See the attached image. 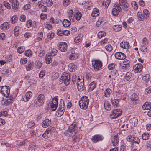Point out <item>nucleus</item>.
<instances>
[{
	"mask_svg": "<svg viewBox=\"0 0 151 151\" xmlns=\"http://www.w3.org/2000/svg\"><path fill=\"white\" fill-rule=\"evenodd\" d=\"M89 102L88 98L84 96L81 98L79 101V106L81 109H86L88 107Z\"/></svg>",
	"mask_w": 151,
	"mask_h": 151,
	"instance_id": "obj_1",
	"label": "nucleus"
},
{
	"mask_svg": "<svg viewBox=\"0 0 151 151\" xmlns=\"http://www.w3.org/2000/svg\"><path fill=\"white\" fill-rule=\"evenodd\" d=\"M64 111V103L63 100L61 99L60 101L58 108L55 114L58 117H60Z\"/></svg>",
	"mask_w": 151,
	"mask_h": 151,
	"instance_id": "obj_2",
	"label": "nucleus"
},
{
	"mask_svg": "<svg viewBox=\"0 0 151 151\" xmlns=\"http://www.w3.org/2000/svg\"><path fill=\"white\" fill-rule=\"evenodd\" d=\"M60 79L62 80V82L66 85H69L70 81V73L66 72H63L60 77Z\"/></svg>",
	"mask_w": 151,
	"mask_h": 151,
	"instance_id": "obj_3",
	"label": "nucleus"
},
{
	"mask_svg": "<svg viewBox=\"0 0 151 151\" xmlns=\"http://www.w3.org/2000/svg\"><path fill=\"white\" fill-rule=\"evenodd\" d=\"M45 96L42 94H39L37 99V101L35 103V106L36 107H39L42 106L44 103Z\"/></svg>",
	"mask_w": 151,
	"mask_h": 151,
	"instance_id": "obj_4",
	"label": "nucleus"
},
{
	"mask_svg": "<svg viewBox=\"0 0 151 151\" xmlns=\"http://www.w3.org/2000/svg\"><path fill=\"white\" fill-rule=\"evenodd\" d=\"M92 67L95 70H97L101 68L102 67V63L98 60H92Z\"/></svg>",
	"mask_w": 151,
	"mask_h": 151,
	"instance_id": "obj_5",
	"label": "nucleus"
},
{
	"mask_svg": "<svg viewBox=\"0 0 151 151\" xmlns=\"http://www.w3.org/2000/svg\"><path fill=\"white\" fill-rule=\"evenodd\" d=\"M10 90L9 86H4L0 87V93L6 97L9 96Z\"/></svg>",
	"mask_w": 151,
	"mask_h": 151,
	"instance_id": "obj_6",
	"label": "nucleus"
},
{
	"mask_svg": "<svg viewBox=\"0 0 151 151\" xmlns=\"http://www.w3.org/2000/svg\"><path fill=\"white\" fill-rule=\"evenodd\" d=\"M83 77L79 76L77 80V85L78 90L81 91L83 89L84 79Z\"/></svg>",
	"mask_w": 151,
	"mask_h": 151,
	"instance_id": "obj_7",
	"label": "nucleus"
},
{
	"mask_svg": "<svg viewBox=\"0 0 151 151\" xmlns=\"http://www.w3.org/2000/svg\"><path fill=\"white\" fill-rule=\"evenodd\" d=\"M122 114V110L119 109H115L113 110L110 117L111 119H115L120 116Z\"/></svg>",
	"mask_w": 151,
	"mask_h": 151,
	"instance_id": "obj_8",
	"label": "nucleus"
},
{
	"mask_svg": "<svg viewBox=\"0 0 151 151\" xmlns=\"http://www.w3.org/2000/svg\"><path fill=\"white\" fill-rule=\"evenodd\" d=\"M126 139L128 141L137 144H139L140 142V139L139 138L130 135L127 136Z\"/></svg>",
	"mask_w": 151,
	"mask_h": 151,
	"instance_id": "obj_9",
	"label": "nucleus"
},
{
	"mask_svg": "<svg viewBox=\"0 0 151 151\" xmlns=\"http://www.w3.org/2000/svg\"><path fill=\"white\" fill-rule=\"evenodd\" d=\"M122 9L119 4H115L114 5V7L112 10V14L113 15L116 16L118 15L119 13L121 11Z\"/></svg>",
	"mask_w": 151,
	"mask_h": 151,
	"instance_id": "obj_10",
	"label": "nucleus"
},
{
	"mask_svg": "<svg viewBox=\"0 0 151 151\" xmlns=\"http://www.w3.org/2000/svg\"><path fill=\"white\" fill-rule=\"evenodd\" d=\"M57 47L60 51L65 52L67 49L68 45L66 43L64 42H60L57 44Z\"/></svg>",
	"mask_w": 151,
	"mask_h": 151,
	"instance_id": "obj_11",
	"label": "nucleus"
},
{
	"mask_svg": "<svg viewBox=\"0 0 151 151\" xmlns=\"http://www.w3.org/2000/svg\"><path fill=\"white\" fill-rule=\"evenodd\" d=\"M58 105V99L55 97L52 99V101L50 104V108L52 111H55Z\"/></svg>",
	"mask_w": 151,
	"mask_h": 151,
	"instance_id": "obj_12",
	"label": "nucleus"
},
{
	"mask_svg": "<svg viewBox=\"0 0 151 151\" xmlns=\"http://www.w3.org/2000/svg\"><path fill=\"white\" fill-rule=\"evenodd\" d=\"M104 138V137L101 135H96L92 136L91 140L94 143H96L99 141H102Z\"/></svg>",
	"mask_w": 151,
	"mask_h": 151,
	"instance_id": "obj_13",
	"label": "nucleus"
},
{
	"mask_svg": "<svg viewBox=\"0 0 151 151\" xmlns=\"http://www.w3.org/2000/svg\"><path fill=\"white\" fill-rule=\"evenodd\" d=\"M143 66L139 63H137L134 65L133 66V70L136 73L140 72L142 70Z\"/></svg>",
	"mask_w": 151,
	"mask_h": 151,
	"instance_id": "obj_14",
	"label": "nucleus"
},
{
	"mask_svg": "<svg viewBox=\"0 0 151 151\" xmlns=\"http://www.w3.org/2000/svg\"><path fill=\"white\" fill-rule=\"evenodd\" d=\"M77 127H76V124H75V123H73L69 127V132L72 133L74 135L75 134L77 130Z\"/></svg>",
	"mask_w": 151,
	"mask_h": 151,
	"instance_id": "obj_15",
	"label": "nucleus"
},
{
	"mask_svg": "<svg viewBox=\"0 0 151 151\" xmlns=\"http://www.w3.org/2000/svg\"><path fill=\"white\" fill-rule=\"evenodd\" d=\"M115 57L116 59L120 60L124 59L126 57L124 53L121 52H117L115 54Z\"/></svg>",
	"mask_w": 151,
	"mask_h": 151,
	"instance_id": "obj_16",
	"label": "nucleus"
},
{
	"mask_svg": "<svg viewBox=\"0 0 151 151\" xmlns=\"http://www.w3.org/2000/svg\"><path fill=\"white\" fill-rule=\"evenodd\" d=\"M120 47L124 49L127 50L130 48V46L128 42L124 41L120 44Z\"/></svg>",
	"mask_w": 151,
	"mask_h": 151,
	"instance_id": "obj_17",
	"label": "nucleus"
},
{
	"mask_svg": "<svg viewBox=\"0 0 151 151\" xmlns=\"http://www.w3.org/2000/svg\"><path fill=\"white\" fill-rule=\"evenodd\" d=\"M6 98L7 99H6L3 101L4 102H2L3 104L6 106L10 104L14 99V97L12 96L11 95Z\"/></svg>",
	"mask_w": 151,
	"mask_h": 151,
	"instance_id": "obj_18",
	"label": "nucleus"
},
{
	"mask_svg": "<svg viewBox=\"0 0 151 151\" xmlns=\"http://www.w3.org/2000/svg\"><path fill=\"white\" fill-rule=\"evenodd\" d=\"M10 3L12 4L13 9L15 10H17L19 6V3L17 0H9Z\"/></svg>",
	"mask_w": 151,
	"mask_h": 151,
	"instance_id": "obj_19",
	"label": "nucleus"
},
{
	"mask_svg": "<svg viewBox=\"0 0 151 151\" xmlns=\"http://www.w3.org/2000/svg\"><path fill=\"white\" fill-rule=\"evenodd\" d=\"M32 95V93L31 91L27 92L25 95L23 96V100L27 102L28 101Z\"/></svg>",
	"mask_w": 151,
	"mask_h": 151,
	"instance_id": "obj_20",
	"label": "nucleus"
},
{
	"mask_svg": "<svg viewBox=\"0 0 151 151\" xmlns=\"http://www.w3.org/2000/svg\"><path fill=\"white\" fill-rule=\"evenodd\" d=\"M51 123V120L48 119H46L42 122V125L43 128L48 127Z\"/></svg>",
	"mask_w": 151,
	"mask_h": 151,
	"instance_id": "obj_21",
	"label": "nucleus"
},
{
	"mask_svg": "<svg viewBox=\"0 0 151 151\" xmlns=\"http://www.w3.org/2000/svg\"><path fill=\"white\" fill-rule=\"evenodd\" d=\"M76 65L73 63H70L68 66V69L70 72H74L77 69Z\"/></svg>",
	"mask_w": 151,
	"mask_h": 151,
	"instance_id": "obj_22",
	"label": "nucleus"
},
{
	"mask_svg": "<svg viewBox=\"0 0 151 151\" xmlns=\"http://www.w3.org/2000/svg\"><path fill=\"white\" fill-rule=\"evenodd\" d=\"M143 109L144 110H148L151 108V103L146 102L142 106Z\"/></svg>",
	"mask_w": 151,
	"mask_h": 151,
	"instance_id": "obj_23",
	"label": "nucleus"
},
{
	"mask_svg": "<svg viewBox=\"0 0 151 151\" xmlns=\"http://www.w3.org/2000/svg\"><path fill=\"white\" fill-rule=\"evenodd\" d=\"M9 24L8 22H5L1 24L0 26L1 29L2 30L8 29L10 27Z\"/></svg>",
	"mask_w": 151,
	"mask_h": 151,
	"instance_id": "obj_24",
	"label": "nucleus"
},
{
	"mask_svg": "<svg viewBox=\"0 0 151 151\" xmlns=\"http://www.w3.org/2000/svg\"><path fill=\"white\" fill-rule=\"evenodd\" d=\"M119 5L120 6H121L123 8L128 7L127 4V3L126 0H119Z\"/></svg>",
	"mask_w": 151,
	"mask_h": 151,
	"instance_id": "obj_25",
	"label": "nucleus"
},
{
	"mask_svg": "<svg viewBox=\"0 0 151 151\" xmlns=\"http://www.w3.org/2000/svg\"><path fill=\"white\" fill-rule=\"evenodd\" d=\"M130 122L133 126H135L138 124V119L136 117H133L130 119Z\"/></svg>",
	"mask_w": 151,
	"mask_h": 151,
	"instance_id": "obj_26",
	"label": "nucleus"
},
{
	"mask_svg": "<svg viewBox=\"0 0 151 151\" xmlns=\"http://www.w3.org/2000/svg\"><path fill=\"white\" fill-rule=\"evenodd\" d=\"M122 68L123 69H127L129 67V61L127 60H125L123 61Z\"/></svg>",
	"mask_w": 151,
	"mask_h": 151,
	"instance_id": "obj_27",
	"label": "nucleus"
},
{
	"mask_svg": "<svg viewBox=\"0 0 151 151\" xmlns=\"http://www.w3.org/2000/svg\"><path fill=\"white\" fill-rule=\"evenodd\" d=\"M82 36L81 34L79 35L74 39V42L77 44L80 43L82 41Z\"/></svg>",
	"mask_w": 151,
	"mask_h": 151,
	"instance_id": "obj_28",
	"label": "nucleus"
},
{
	"mask_svg": "<svg viewBox=\"0 0 151 151\" xmlns=\"http://www.w3.org/2000/svg\"><path fill=\"white\" fill-rule=\"evenodd\" d=\"M132 76V74L131 72H129L126 73L124 76V81H129Z\"/></svg>",
	"mask_w": 151,
	"mask_h": 151,
	"instance_id": "obj_29",
	"label": "nucleus"
},
{
	"mask_svg": "<svg viewBox=\"0 0 151 151\" xmlns=\"http://www.w3.org/2000/svg\"><path fill=\"white\" fill-rule=\"evenodd\" d=\"M104 106L105 109L108 111L111 110V106L109 102L107 101H104Z\"/></svg>",
	"mask_w": 151,
	"mask_h": 151,
	"instance_id": "obj_30",
	"label": "nucleus"
},
{
	"mask_svg": "<svg viewBox=\"0 0 151 151\" xmlns=\"http://www.w3.org/2000/svg\"><path fill=\"white\" fill-rule=\"evenodd\" d=\"M119 142L118 135H115L114 137L113 140L112 141L113 145L114 146H116Z\"/></svg>",
	"mask_w": 151,
	"mask_h": 151,
	"instance_id": "obj_31",
	"label": "nucleus"
},
{
	"mask_svg": "<svg viewBox=\"0 0 151 151\" xmlns=\"http://www.w3.org/2000/svg\"><path fill=\"white\" fill-rule=\"evenodd\" d=\"M68 17L70 21L72 22L74 21V15L73 12L72 10H69L68 12Z\"/></svg>",
	"mask_w": 151,
	"mask_h": 151,
	"instance_id": "obj_32",
	"label": "nucleus"
},
{
	"mask_svg": "<svg viewBox=\"0 0 151 151\" xmlns=\"http://www.w3.org/2000/svg\"><path fill=\"white\" fill-rule=\"evenodd\" d=\"M49 134H50V135L51 136V134L54 133L55 131V128L53 127H50L48 128L46 130Z\"/></svg>",
	"mask_w": 151,
	"mask_h": 151,
	"instance_id": "obj_33",
	"label": "nucleus"
},
{
	"mask_svg": "<svg viewBox=\"0 0 151 151\" xmlns=\"http://www.w3.org/2000/svg\"><path fill=\"white\" fill-rule=\"evenodd\" d=\"M111 92V89L108 88L106 89L104 91V95L105 97H109L110 96V94Z\"/></svg>",
	"mask_w": 151,
	"mask_h": 151,
	"instance_id": "obj_34",
	"label": "nucleus"
},
{
	"mask_svg": "<svg viewBox=\"0 0 151 151\" xmlns=\"http://www.w3.org/2000/svg\"><path fill=\"white\" fill-rule=\"evenodd\" d=\"M99 14L98 9L96 8H94L92 12L91 16L93 17H96L99 15Z\"/></svg>",
	"mask_w": 151,
	"mask_h": 151,
	"instance_id": "obj_35",
	"label": "nucleus"
},
{
	"mask_svg": "<svg viewBox=\"0 0 151 151\" xmlns=\"http://www.w3.org/2000/svg\"><path fill=\"white\" fill-rule=\"evenodd\" d=\"M96 87V83L94 82H91L88 86V91H91L93 90Z\"/></svg>",
	"mask_w": 151,
	"mask_h": 151,
	"instance_id": "obj_36",
	"label": "nucleus"
},
{
	"mask_svg": "<svg viewBox=\"0 0 151 151\" xmlns=\"http://www.w3.org/2000/svg\"><path fill=\"white\" fill-rule=\"evenodd\" d=\"M52 57L49 54H47L46 55L45 60L46 63L47 64H50L52 61Z\"/></svg>",
	"mask_w": 151,
	"mask_h": 151,
	"instance_id": "obj_37",
	"label": "nucleus"
},
{
	"mask_svg": "<svg viewBox=\"0 0 151 151\" xmlns=\"http://www.w3.org/2000/svg\"><path fill=\"white\" fill-rule=\"evenodd\" d=\"M81 16L82 14L81 12L78 11L76 12L74 15V17L77 21H79L80 19Z\"/></svg>",
	"mask_w": 151,
	"mask_h": 151,
	"instance_id": "obj_38",
	"label": "nucleus"
},
{
	"mask_svg": "<svg viewBox=\"0 0 151 151\" xmlns=\"http://www.w3.org/2000/svg\"><path fill=\"white\" fill-rule=\"evenodd\" d=\"M137 15L138 20L141 21H143L144 20L145 18L142 12H138L137 13Z\"/></svg>",
	"mask_w": 151,
	"mask_h": 151,
	"instance_id": "obj_39",
	"label": "nucleus"
},
{
	"mask_svg": "<svg viewBox=\"0 0 151 151\" xmlns=\"http://www.w3.org/2000/svg\"><path fill=\"white\" fill-rule=\"evenodd\" d=\"M78 55L76 53H71L69 56V59L71 60H76L78 58Z\"/></svg>",
	"mask_w": 151,
	"mask_h": 151,
	"instance_id": "obj_40",
	"label": "nucleus"
},
{
	"mask_svg": "<svg viewBox=\"0 0 151 151\" xmlns=\"http://www.w3.org/2000/svg\"><path fill=\"white\" fill-rule=\"evenodd\" d=\"M122 26L121 25H116L113 26V30L116 32L120 31L122 28Z\"/></svg>",
	"mask_w": 151,
	"mask_h": 151,
	"instance_id": "obj_41",
	"label": "nucleus"
},
{
	"mask_svg": "<svg viewBox=\"0 0 151 151\" xmlns=\"http://www.w3.org/2000/svg\"><path fill=\"white\" fill-rule=\"evenodd\" d=\"M70 24L71 23L68 20L65 19L63 21V25L65 27L69 26Z\"/></svg>",
	"mask_w": 151,
	"mask_h": 151,
	"instance_id": "obj_42",
	"label": "nucleus"
},
{
	"mask_svg": "<svg viewBox=\"0 0 151 151\" xmlns=\"http://www.w3.org/2000/svg\"><path fill=\"white\" fill-rule=\"evenodd\" d=\"M150 76L149 74H146L142 76V80L145 83L149 81Z\"/></svg>",
	"mask_w": 151,
	"mask_h": 151,
	"instance_id": "obj_43",
	"label": "nucleus"
},
{
	"mask_svg": "<svg viewBox=\"0 0 151 151\" xmlns=\"http://www.w3.org/2000/svg\"><path fill=\"white\" fill-rule=\"evenodd\" d=\"M143 14L146 19L148 18L150 15V12L146 9H144L143 10Z\"/></svg>",
	"mask_w": 151,
	"mask_h": 151,
	"instance_id": "obj_44",
	"label": "nucleus"
},
{
	"mask_svg": "<svg viewBox=\"0 0 151 151\" xmlns=\"http://www.w3.org/2000/svg\"><path fill=\"white\" fill-rule=\"evenodd\" d=\"M58 50L55 48H53L50 53H48L52 57H53L57 54Z\"/></svg>",
	"mask_w": 151,
	"mask_h": 151,
	"instance_id": "obj_45",
	"label": "nucleus"
},
{
	"mask_svg": "<svg viewBox=\"0 0 151 151\" xmlns=\"http://www.w3.org/2000/svg\"><path fill=\"white\" fill-rule=\"evenodd\" d=\"M132 6L135 10H137L138 7V5L137 3L135 1H133L131 3Z\"/></svg>",
	"mask_w": 151,
	"mask_h": 151,
	"instance_id": "obj_46",
	"label": "nucleus"
},
{
	"mask_svg": "<svg viewBox=\"0 0 151 151\" xmlns=\"http://www.w3.org/2000/svg\"><path fill=\"white\" fill-rule=\"evenodd\" d=\"M18 17L17 15H14L13 16L11 19V22L12 24H15L17 22Z\"/></svg>",
	"mask_w": 151,
	"mask_h": 151,
	"instance_id": "obj_47",
	"label": "nucleus"
},
{
	"mask_svg": "<svg viewBox=\"0 0 151 151\" xmlns=\"http://www.w3.org/2000/svg\"><path fill=\"white\" fill-rule=\"evenodd\" d=\"M150 134L148 133H143L142 135V139L144 140H147L149 139Z\"/></svg>",
	"mask_w": 151,
	"mask_h": 151,
	"instance_id": "obj_48",
	"label": "nucleus"
},
{
	"mask_svg": "<svg viewBox=\"0 0 151 151\" xmlns=\"http://www.w3.org/2000/svg\"><path fill=\"white\" fill-rule=\"evenodd\" d=\"M71 3L70 0H63V4L64 7H66L69 5Z\"/></svg>",
	"mask_w": 151,
	"mask_h": 151,
	"instance_id": "obj_49",
	"label": "nucleus"
},
{
	"mask_svg": "<svg viewBox=\"0 0 151 151\" xmlns=\"http://www.w3.org/2000/svg\"><path fill=\"white\" fill-rule=\"evenodd\" d=\"M119 102V99H114L112 101V104L114 106H117Z\"/></svg>",
	"mask_w": 151,
	"mask_h": 151,
	"instance_id": "obj_50",
	"label": "nucleus"
},
{
	"mask_svg": "<svg viewBox=\"0 0 151 151\" xmlns=\"http://www.w3.org/2000/svg\"><path fill=\"white\" fill-rule=\"evenodd\" d=\"M25 48L24 47L21 46L18 47L17 50V52L19 54H21L24 51Z\"/></svg>",
	"mask_w": 151,
	"mask_h": 151,
	"instance_id": "obj_51",
	"label": "nucleus"
},
{
	"mask_svg": "<svg viewBox=\"0 0 151 151\" xmlns=\"http://www.w3.org/2000/svg\"><path fill=\"white\" fill-rule=\"evenodd\" d=\"M148 40L146 38L144 37L142 41V44L143 46H147L148 45Z\"/></svg>",
	"mask_w": 151,
	"mask_h": 151,
	"instance_id": "obj_52",
	"label": "nucleus"
},
{
	"mask_svg": "<svg viewBox=\"0 0 151 151\" xmlns=\"http://www.w3.org/2000/svg\"><path fill=\"white\" fill-rule=\"evenodd\" d=\"M84 4H85V8L88 9L91 6L92 3L91 1H86Z\"/></svg>",
	"mask_w": 151,
	"mask_h": 151,
	"instance_id": "obj_53",
	"label": "nucleus"
},
{
	"mask_svg": "<svg viewBox=\"0 0 151 151\" xmlns=\"http://www.w3.org/2000/svg\"><path fill=\"white\" fill-rule=\"evenodd\" d=\"M54 35L55 34L53 32H50L47 34V37L48 39L51 40L54 37Z\"/></svg>",
	"mask_w": 151,
	"mask_h": 151,
	"instance_id": "obj_54",
	"label": "nucleus"
},
{
	"mask_svg": "<svg viewBox=\"0 0 151 151\" xmlns=\"http://www.w3.org/2000/svg\"><path fill=\"white\" fill-rule=\"evenodd\" d=\"M104 20V18L102 17H100L99 18L98 21L96 22V25L97 26H99L103 23Z\"/></svg>",
	"mask_w": 151,
	"mask_h": 151,
	"instance_id": "obj_55",
	"label": "nucleus"
},
{
	"mask_svg": "<svg viewBox=\"0 0 151 151\" xmlns=\"http://www.w3.org/2000/svg\"><path fill=\"white\" fill-rule=\"evenodd\" d=\"M106 35V33L104 31H100L99 32L98 36L99 38H101L102 37L105 36Z\"/></svg>",
	"mask_w": 151,
	"mask_h": 151,
	"instance_id": "obj_56",
	"label": "nucleus"
},
{
	"mask_svg": "<svg viewBox=\"0 0 151 151\" xmlns=\"http://www.w3.org/2000/svg\"><path fill=\"white\" fill-rule=\"evenodd\" d=\"M131 99L133 101H136L138 99V96L137 94L136 93L133 94L131 97Z\"/></svg>",
	"mask_w": 151,
	"mask_h": 151,
	"instance_id": "obj_57",
	"label": "nucleus"
},
{
	"mask_svg": "<svg viewBox=\"0 0 151 151\" xmlns=\"http://www.w3.org/2000/svg\"><path fill=\"white\" fill-rule=\"evenodd\" d=\"M4 5L8 9L10 10L11 9L10 4L7 1H4L3 3Z\"/></svg>",
	"mask_w": 151,
	"mask_h": 151,
	"instance_id": "obj_58",
	"label": "nucleus"
},
{
	"mask_svg": "<svg viewBox=\"0 0 151 151\" xmlns=\"http://www.w3.org/2000/svg\"><path fill=\"white\" fill-rule=\"evenodd\" d=\"M33 66V63L32 62H30L29 64H28L26 66V68L27 70V71L30 70Z\"/></svg>",
	"mask_w": 151,
	"mask_h": 151,
	"instance_id": "obj_59",
	"label": "nucleus"
},
{
	"mask_svg": "<svg viewBox=\"0 0 151 151\" xmlns=\"http://www.w3.org/2000/svg\"><path fill=\"white\" fill-rule=\"evenodd\" d=\"M46 3L47 6L48 7H50L53 4V2L52 0H46Z\"/></svg>",
	"mask_w": 151,
	"mask_h": 151,
	"instance_id": "obj_60",
	"label": "nucleus"
},
{
	"mask_svg": "<svg viewBox=\"0 0 151 151\" xmlns=\"http://www.w3.org/2000/svg\"><path fill=\"white\" fill-rule=\"evenodd\" d=\"M50 134H49L48 132L46 130L45 132L42 134V137L45 139H47L50 137Z\"/></svg>",
	"mask_w": 151,
	"mask_h": 151,
	"instance_id": "obj_61",
	"label": "nucleus"
},
{
	"mask_svg": "<svg viewBox=\"0 0 151 151\" xmlns=\"http://www.w3.org/2000/svg\"><path fill=\"white\" fill-rule=\"evenodd\" d=\"M35 125V123L34 122L32 121H30L27 124V127L29 128H31L32 127Z\"/></svg>",
	"mask_w": 151,
	"mask_h": 151,
	"instance_id": "obj_62",
	"label": "nucleus"
},
{
	"mask_svg": "<svg viewBox=\"0 0 151 151\" xmlns=\"http://www.w3.org/2000/svg\"><path fill=\"white\" fill-rule=\"evenodd\" d=\"M42 66V64L39 60H37L36 61L35 63V66L36 68H39L41 67Z\"/></svg>",
	"mask_w": 151,
	"mask_h": 151,
	"instance_id": "obj_63",
	"label": "nucleus"
},
{
	"mask_svg": "<svg viewBox=\"0 0 151 151\" xmlns=\"http://www.w3.org/2000/svg\"><path fill=\"white\" fill-rule=\"evenodd\" d=\"M32 52L30 50H28L26 51L25 52V54L27 56H29L32 55Z\"/></svg>",
	"mask_w": 151,
	"mask_h": 151,
	"instance_id": "obj_64",
	"label": "nucleus"
}]
</instances>
